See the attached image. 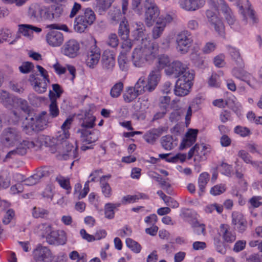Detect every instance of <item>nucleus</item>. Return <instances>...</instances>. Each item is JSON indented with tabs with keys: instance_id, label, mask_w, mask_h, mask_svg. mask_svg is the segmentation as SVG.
<instances>
[{
	"instance_id": "obj_1",
	"label": "nucleus",
	"mask_w": 262,
	"mask_h": 262,
	"mask_svg": "<svg viewBox=\"0 0 262 262\" xmlns=\"http://www.w3.org/2000/svg\"><path fill=\"white\" fill-rule=\"evenodd\" d=\"M133 27L134 28L132 32L133 36L135 40H141V46L134 50L132 56V62L135 67L141 68L146 63H153L159 54V46L157 42H151L145 36V27L143 23L135 22Z\"/></svg>"
},
{
	"instance_id": "obj_2",
	"label": "nucleus",
	"mask_w": 262,
	"mask_h": 262,
	"mask_svg": "<svg viewBox=\"0 0 262 262\" xmlns=\"http://www.w3.org/2000/svg\"><path fill=\"white\" fill-rule=\"evenodd\" d=\"M74 119L73 117H69L65 120L61 126L62 133L57 137L56 141H52L53 143H55V150L51 148V151L52 153L57 151L58 154L56 156L59 159H67L69 153L73 148V146L69 142L68 139L70 137L68 129L70 128Z\"/></svg>"
},
{
	"instance_id": "obj_3",
	"label": "nucleus",
	"mask_w": 262,
	"mask_h": 262,
	"mask_svg": "<svg viewBox=\"0 0 262 262\" xmlns=\"http://www.w3.org/2000/svg\"><path fill=\"white\" fill-rule=\"evenodd\" d=\"M194 77L193 71L178 77L174 89V94L179 97H183L188 95L193 85Z\"/></svg>"
},
{
	"instance_id": "obj_4",
	"label": "nucleus",
	"mask_w": 262,
	"mask_h": 262,
	"mask_svg": "<svg viewBox=\"0 0 262 262\" xmlns=\"http://www.w3.org/2000/svg\"><path fill=\"white\" fill-rule=\"evenodd\" d=\"M21 139L20 132L15 127H8L4 129L0 138L1 143L6 147L13 146Z\"/></svg>"
},
{
	"instance_id": "obj_5",
	"label": "nucleus",
	"mask_w": 262,
	"mask_h": 262,
	"mask_svg": "<svg viewBox=\"0 0 262 262\" xmlns=\"http://www.w3.org/2000/svg\"><path fill=\"white\" fill-rule=\"evenodd\" d=\"M176 49L182 54L188 52L193 43L191 33L187 30L182 31L176 35Z\"/></svg>"
},
{
	"instance_id": "obj_6",
	"label": "nucleus",
	"mask_w": 262,
	"mask_h": 262,
	"mask_svg": "<svg viewBox=\"0 0 262 262\" xmlns=\"http://www.w3.org/2000/svg\"><path fill=\"white\" fill-rule=\"evenodd\" d=\"M90 42L89 46L90 47L87 53L85 63L89 68L94 69L100 60L101 51L100 49L96 46V39L92 36L90 37Z\"/></svg>"
},
{
	"instance_id": "obj_7",
	"label": "nucleus",
	"mask_w": 262,
	"mask_h": 262,
	"mask_svg": "<svg viewBox=\"0 0 262 262\" xmlns=\"http://www.w3.org/2000/svg\"><path fill=\"white\" fill-rule=\"evenodd\" d=\"M193 71H190L188 65L179 60H174L165 70L168 76H172L178 78L183 75H186Z\"/></svg>"
},
{
	"instance_id": "obj_8",
	"label": "nucleus",
	"mask_w": 262,
	"mask_h": 262,
	"mask_svg": "<svg viewBox=\"0 0 262 262\" xmlns=\"http://www.w3.org/2000/svg\"><path fill=\"white\" fill-rule=\"evenodd\" d=\"M145 22L148 27L151 26L160 14V11L154 0H145Z\"/></svg>"
},
{
	"instance_id": "obj_9",
	"label": "nucleus",
	"mask_w": 262,
	"mask_h": 262,
	"mask_svg": "<svg viewBox=\"0 0 262 262\" xmlns=\"http://www.w3.org/2000/svg\"><path fill=\"white\" fill-rule=\"evenodd\" d=\"M95 117L92 114L88 113L85 114V118L83 120V143L85 141H88L89 143H92L96 140L95 137H91L90 139H88L87 137L85 138V136L86 135L87 132L84 130V129L93 128L95 125ZM82 148L83 151L86 150L88 149L92 148V145L86 146L83 143Z\"/></svg>"
},
{
	"instance_id": "obj_10",
	"label": "nucleus",
	"mask_w": 262,
	"mask_h": 262,
	"mask_svg": "<svg viewBox=\"0 0 262 262\" xmlns=\"http://www.w3.org/2000/svg\"><path fill=\"white\" fill-rule=\"evenodd\" d=\"M208 22L213 27L218 34L225 38V32L224 25L220 18L211 10H208L206 13Z\"/></svg>"
},
{
	"instance_id": "obj_11",
	"label": "nucleus",
	"mask_w": 262,
	"mask_h": 262,
	"mask_svg": "<svg viewBox=\"0 0 262 262\" xmlns=\"http://www.w3.org/2000/svg\"><path fill=\"white\" fill-rule=\"evenodd\" d=\"M33 258L36 262H52L53 256L47 247L38 246L33 251Z\"/></svg>"
},
{
	"instance_id": "obj_12",
	"label": "nucleus",
	"mask_w": 262,
	"mask_h": 262,
	"mask_svg": "<svg viewBox=\"0 0 262 262\" xmlns=\"http://www.w3.org/2000/svg\"><path fill=\"white\" fill-rule=\"evenodd\" d=\"M39 145H36L33 141L23 140L14 150L9 151L6 156V158H13L15 156H23L27 153L29 148H35Z\"/></svg>"
},
{
	"instance_id": "obj_13",
	"label": "nucleus",
	"mask_w": 262,
	"mask_h": 262,
	"mask_svg": "<svg viewBox=\"0 0 262 262\" xmlns=\"http://www.w3.org/2000/svg\"><path fill=\"white\" fill-rule=\"evenodd\" d=\"M80 45L74 39L66 41L61 48L62 53L70 58H74L79 53Z\"/></svg>"
},
{
	"instance_id": "obj_14",
	"label": "nucleus",
	"mask_w": 262,
	"mask_h": 262,
	"mask_svg": "<svg viewBox=\"0 0 262 262\" xmlns=\"http://www.w3.org/2000/svg\"><path fill=\"white\" fill-rule=\"evenodd\" d=\"M67 241L66 232L62 230H54L49 236L47 237L46 242L50 245H63Z\"/></svg>"
},
{
	"instance_id": "obj_15",
	"label": "nucleus",
	"mask_w": 262,
	"mask_h": 262,
	"mask_svg": "<svg viewBox=\"0 0 262 262\" xmlns=\"http://www.w3.org/2000/svg\"><path fill=\"white\" fill-rule=\"evenodd\" d=\"M205 0H182L179 2L180 7L186 11H194L203 7Z\"/></svg>"
},
{
	"instance_id": "obj_16",
	"label": "nucleus",
	"mask_w": 262,
	"mask_h": 262,
	"mask_svg": "<svg viewBox=\"0 0 262 262\" xmlns=\"http://www.w3.org/2000/svg\"><path fill=\"white\" fill-rule=\"evenodd\" d=\"M46 40L48 43L53 47L60 46L64 40L63 34L57 31H52L46 35Z\"/></svg>"
},
{
	"instance_id": "obj_17",
	"label": "nucleus",
	"mask_w": 262,
	"mask_h": 262,
	"mask_svg": "<svg viewBox=\"0 0 262 262\" xmlns=\"http://www.w3.org/2000/svg\"><path fill=\"white\" fill-rule=\"evenodd\" d=\"M43 8L38 4H32L28 9V15L33 21L40 22L42 20Z\"/></svg>"
},
{
	"instance_id": "obj_18",
	"label": "nucleus",
	"mask_w": 262,
	"mask_h": 262,
	"mask_svg": "<svg viewBox=\"0 0 262 262\" xmlns=\"http://www.w3.org/2000/svg\"><path fill=\"white\" fill-rule=\"evenodd\" d=\"M101 63L103 69L112 71L115 65V57L113 52L105 50L102 56Z\"/></svg>"
},
{
	"instance_id": "obj_19",
	"label": "nucleus",
	"mask_w": 262,
	"mask_h": 262,
	"mask_svg": "<svg viewBox=\"0 0 262 262\" xmlns=\"http://www.w3.org/2000/svg\"><path fill=\"white\" fill-rule=\"evenodd\" d=\"M198 133L196 129H188L180 146V149H183L193 145L196 141Z\"/></svg>"
},
{
	"instance_id": "obj_20",
	"label": "nucleus",
	"mask_w": 262,
	"mask_h": 262,
	"mask_svg": "<svg viewBox=\"0 0 262 262\" xmlns=\"http://www.w3.org/2000/svg\"><path fill=\"white\" fill-rule=\"evenodd\" d=\"M116 0H95L93 8L100 15L104 14L112 6Z\"/></svg>"
},
{
	"instance_id": "obj_21",
	"label": "nucleus",
	"mask_w": 262,
	"mask_h": 262,
	"mask_svg": "<svg viewBox=\"0 0 262 262\" xmlns=\"http://www.w3.org/2000/svg\"><path fill=\"white\" fill-rule=\"evenodd\" d=\"M160 79L161 73L159 70L155 69L149 73L146 82L149 92L153 91L156 89Z\"/></svg>"
},
{
	"instance_id": "obj_22",
	"label": "nucleus",
	"mask_w": 262,
	"mask_h": 262,
	"mask_svg": "<svg viewBox=\"0 0 262 262\" xmlns=\"http://www.w3.org/2000/svg\"><path fill=\"white\" fill-rule=\"evenodd\" d=\"M234 67L232 71V74L235 78L244 81L249 84L250 80L253 78L252 76L244 70V63L243 66Z\"/></svg>"
},
{
	"instance_id": "obj_23",
	"label": "nucleus",
	"mask_w": 262,
	"mask_h": 262,
	"mask_svg": "<svg viewBox=\"0 0 262 262\" xmlns=\"http://www.w3.org/2000/svg\"><path fill=\"white\" fill-rule=\"evenodd\" d=\"M232 223L236 226L238 232L243 233L247 228V222L242 214L234 211L232 213Z\"/></svg>"
},
{
	"instance_id": "obj_24",
	"label": "nucleus",
	"mask_w": 262,
	"mask_h": 262,
	"mask_svg": "<svg viewBox=\"0 0 262 262\" xmlns=\"http://www.w3.org/2000/svg\"><path fill=\"white\" fill-rule=\"evenodd\" d=\"M221 2V10L222 11L223 15L227 20L228 24L230 26L233 25L236 20L235 17L231 10L227 4L224 0H219Z\"/></svg>"
},
{
	"instance_id": "obj_25",
	"label": "nucleus",
	"mask_w": 262,
	"mask_h": 262,
	"mask_svg": "<svg viewBox=\"0 0 262 262\" xmlns=\"http://www.w3.org/2000/svg\"><path fill=\"white\" fill-rule=\"evenodd\" d=\"M220 232L226 242L233 243L236 239L235 233L231 231L230 227L227 224L221 225Z\"/></svg>"
},
{
	"instance_id": "obj_26",
	"label": "nucleus",
	"mask_w": 262,
	"mask_h": 262,
	"mask_svg": "<svg viewBox=\"0 0 262 262\" xmlns=\"http://www.w3.org/2000/svg\"><path fill=\"white\" fill-rule=\"evenodd\" d=\"M48 175V171L45 169L39 170L35 174L25 179L24 180V184L28 186L35 185L42 178L47 177Z\"/></svg>"
},
{
	"instance_id": "obj_27",
	"label": "nucleus",
	"mask_w": 262,
	"mask_h": 262,
	"mask_svg": "<svg viewBox=\"0 0 262 262\" xmlns=\"http://www.w3.org/2000/svg\"><path fill=\"white\" fill-rule=\"evenodd\" d=\"M111 174L103 176L100 177V184L102 192L105 198H109L112 194V190L107 183V181L111 178Z\"/></svg>"
},
{
	"instance_id": "obj_28",
	"label": "nucleus",
	"mask_w": 262,
	"mask_h": 262,
	"mask_svg": "<svg viewBox=\"0 0 262 262\" xmlns=\"http://www.w3.org/2000/svg\"><path fill=\"white\" fill-rule=\"evenodd\" d=\"M159 157L161 159L165 160L166 162L171 163H177L178 162H183L185 161L186 156L184 154L178 153L174 156L169 154H160Z\"/></svg>"
},
{
	"instance_id": "obj_29",
	"label": "nucleus",
	"mask_w": 262,
	"mask_h": 262,
	"mask_svg": "<svg viewBox=\"0 0 262 262\" xmlns=\"http://www.w3.org/2000/svg\"><path fill=\"white\" fill-rule=\"evenodd\" d=\"M23 130L26 134L32 135L33 133L37 132L35 124V119L32 117L29 118H26V120L22 124Z\"/></svg>"
},
{
	"instance_id": "obj_30",
	"label": "nucleus",
	"mask_w": 262,
	"mask_h": 262,
	"mask_svg": "<svg viewBox=\"0 0 262 262\" xmlns=\"http://www.w3.org/2000/svg\"><path fill=\"white\" fill-rule=\"evenodd\" d=\"M210 179V175L207 172L201 173L198 178L199 194L202 195L205 192L206 187Z\"/></svg>"
},
{
	"instance_id": "obj_31",
	"label": "nucleus",
	"mask_w": 262,
	"mask_h": 262,
	"mask_svg": "<svg viewBox=\"0 0 262 262\" xmlns=\"http://www.w3.org/2000/svg\"><path fill=\"white\" fill-rule=\"evenodd\" d=\"M96 19L95 14L94 11L90 8L85 10L83 15V28H87L88 26L91 25Z\"/></svg>"
},
{
	"instance_id": "obj_32",
	"label": "nucleus",
	"mask_w": 262,
	"mask_h": 262,
	"mask_svg": "<svg viewBox=\"0 0 262 262\" xmlns=\"http://www.w3.org/2000/svg\"><path fill=\"white\" fill-rule=\"evenodd\" d=\"M121 203H107L104 206V215L108 219H113L115 217V209L119 207Z\"/></svg>"
},
{
	"instance_id": "obj_33",
	"label": "nucleus",
	"mask_w": 262,
	"mask_h": 262,
	"mask_svg": "<svg viewBox=\"0 0 262 262\" xmlns=\"http://www.w3.org/2000/svg\"><path fill=\"white\" fill-rule=\"evenodd\" d=\"M139 95V94L135 91L133 86L127 87L124 91L123 98L126 103H130L134 100Z\"/></svg>"
},
{
	"instance_id": "obj_34",
	"label": "nucleus",
	"mask_w": 262,
	"mask_h": 262,
	"mask_svg": "<svg viewBox=\"0 0 262 262\" xmlns=\"http://www.w3.org/2000/svg\"><path fill=\"white\" fill-rule=\"evenodd\" d=\"M145 80L146 78L144 77H140L133 87L139 95L143 94L146 91L148 92V86Z\"/></svg>"
},
{
	"instance_id": "obj_35",
	"label": "nucleus",
	"mask_w": 262,
	"mask_h": 262,
	"mask_svg": "<svg viewBox=\"0 0 262 262\" xmlns=\"http://www.w3.org/2000/svg\"><path fill=\"white\" fill-rule=\"evenodd\" d=\"M129 29L127 21L122 20L120 23L118 29V35L121 39H127L129 35Z\"/></svg>"
},
{
	"instance_id": "obj_36",
	"label": "nucleus",
	"mask_w": 262,
	"mask_h": 262,
	"mask_svg": "<svg viewBox=\"0 0 262 262\" xmlns=\"http://www.w3.org/2000/svg\"><path fill=\"white\" fill-rule=\"evenodd\" d=\"M53 91L50 90L49 93V97L50 100H56L59 99L61 94L63 93L61 86L57 83L52 85Z\"/></svg>"
},
{
	"instance_id": "obj_37",
	"label": "nucleus",
	"mask_w": 262,
	"mask_h": 262,
	"mask_svg": "<svg viewBox=\"0 0 262 262\" xmlns=\"http://www.w3.org/2000/svg\"><path fill=\"white\" fill-rule=\"evenodd\" d=\"M228 52L232 59L235 62L237 66H243V60L242 58L238 49L232 47H229L228 48Z\"/></svg>"
},
{
	"instance_id": "obj_38",
	"label": "nucleus",
	"mask_w": 262,
	"mask_h": 262,
	"mask_svg": "<svg viewBox=\"0 0 262 262\" xmlns=\"http://www.w3.org/2000/svg\"><path fill=\"white\" fill-rule=\"evenodd\" d=\"M161 145L165 150H170L177 145V143L171 136L166 135L161 138Z\"/></svg>"
},
{
	"instance_id": "obj_39",
	"label": "nucleus",
	"mask_w": 262,
	"mask_h": 262,
	"mask_svg": "<svg viewBox=\"0 0 262 262\" xmlns=\"http://www.w3.org/2000/svg\"><path fill=\"white\" fill-rule=\"evenodd\" d=\"M118 64L122 71L126 72L129 68V61L125 54L120 52L118 57Z\"/></svg>"
},
{
	"instance_id": "obj_40",
	"label": "nucleus",
	"mask_w": 262,
	"mask_h": 262,
	"mask_svg": "<svg viewBox=\"0 0 262 262\" xmlns=\"http://www.w3.org/2000/svg\"><path fill=\"white\" fill-rule=\"evenodd\" d=\"M37 228L38 232L43 237L46 238V240H47V237L49 236L54 231L51 225L47 223L40 224Z\"/></svg>"
},
{
	"instance_id": "obj_41",
	"label": "nucleus",
	"mask_w": 262,
	"mask_h": 262,
	"mask_svg": "<svg viewBox=\"0 0 262 262\" xmlns=\"http://www.w3.org/2000/svg\"><path fill=\"white\" fill-rule=\"evenodd\" d=\"M170 64V59L168 55L161 54L158 56L157 62V70L160 71Z\"/></svg>"
},
{
	"instance_id": "obj_42",
	"label": "nucleus",
	"mask_w": 262,
	"mask_h": 262,
	"mask_svg": "<svg viewBox=\"0 0 262 262\" xmlns=\"http://www.w3.org/2000/svg\"><path fill=\"white\" fill-rule=\"evenodd\" d=\"M156 181L159 182L161 188L165 190L168 194H171L172 189L170 183L168 181L167 179H163L159 174H157Z\"/></svg>"
},
{
	"instance_id": "obj_43",
	"label": "nucleus",
	"mask_w": 262,
	"mask_h": 262,
	"mask_svg": "<svg viewBox=\"0 0 262 262\" xmlns=\"http://www.w3.org/2000/svg\"><path fill=\"white\" fill-rule=\"evenodd\" d=\"M126 246L133 252L139 253L140 252L142 247L140 244L130 238H127L125 241Z\"/></svg>"
},
{
	"instance_id": "obj_44",
	"label": "nucleus",
	"mask_w": 262,
	"mask_h": 262,
	"mask_svg": "<svg viewBox=\"0 0 262 262\" xmlns=\"http://www.w3.org/2000/svg\"><path fill=\"white\" fill-rule=\"evenodd\" d=\"M247 3L248 7L246 10L243 9V6L239 7L241 13L243 15L244 18L245 19H247L248 18H249L250 19H252L253 23H255L256 20L254 16V11L250 7L249 2L248 1H247Z\"/></svg>"
},
{
	"instance_id": "obj_45",
	"label": "nucleus",
	"mask_w": 262,
	"mask_h": 262,
	"mask_svg": "<svg viewBox=\"0 0 262 262\" xmlns=\"http://www.w3.org/2000/svg\"><path fill=\"white\" fill-rule=\"evenodd\" d=\"M123 83L121 81L115 83L112 88L110 91V95L111 97L113 98L118 97L123 90Z\"/></svg>"
},
{
	"instance_id": "obj_46",
	"label": "nucleus",
	"mask_w": 262,
	"mask_h": 262,
	"mask_svg": "<svg viewBox=\"0 0 262 262\" xmlns=\"http://www.w3.org/2000/svg\"><path fill=\"white\" fill-rule=\"evenodd\" d=\"M35 124L37 132L43 130L46 128L48 121L45 117L39 115L36 119H35Z\"/></svg>"
},
{
	"instance_id": "obj_47",
	"label": "nucleus",
	"mask_w": 262,
	"mask_h": 262,
	"mask_svg": "<svg viewBox=\"0 0 262 262\" xmlns=\"http://www.w3.org/2000/svg\"><path fill=\"white\" fill-rule=\"evenodd\" d=\"M49 214V211L42 208L34 207L32 209V215L34 218H44Z\"/></svg>"
},
{
	"instance_id": "obj_48",
	"label": "nucleus",
	"mask_w": 262,
	"mask_h": 262,
	"mask_svg": "<svg viewBox=\"0 0 262 262\" xmlns=\"http://www.w3.org/2000/svg\"><path fill=\"white\" fill-rule=\"evenodd\" d=\"M234 132L241 137H246L251 134V132L249 128L247 127L242 126L240 125L236 126L234 128Z\"/></svg>"
},
{
	"instance_id": "obj_49",
	"label": "nucleus",
	"mask_w": 262,
	"mask_h": 262,
	"mask_svg": "<svg viewBox=\"0 0 262 262\" xmlns=\"http://www.w3.org/2000/svg\"><path fill=\"white\" fill-rule=\"evenodd\" d=\"M158 135L155 129L148 131L143 136V139L145 141L150 144H153L156 140Z\"/></svg>"
},
{
	"instance_id": "obj_50",
	"label": "nucleus",
	"mask_w": 262,
	"mask_h": 262,
	"mask_svg": "<svg viewBox=\"0 0 262 262\" xmlns=\"http://www.w3.org/2000/svg\"><path fill=\"white\" fill-rule=\"evenodd\" d=\"M226 190V185L225 184H220L212 187L210 190V193L212 195L216 196L223 193Z\"/></svg>"
},
{
	"instance_id": "obj_51",
	"label": "nucleus",
	"mask_w": 262,
	"mask_h": 262,
	"mask_svg": "<svg viewBox=\"0 0 262 262\" xmlns=\"http://www.w3.org/2000/svg\"><path fill=\"white\" fill-rule=\"evenodd\" d=\"M165 28L164 25H158L157 22H156V24L152 30V37L153 39H156L159 38L162 34Z\"/></svg>"
},
{
	"instance_id": "obj_52",
	"label": "nucleus",
	"mask_w": 262,
	"mask_h": 262,
	"mask_svg": "<svg viewBox=\"0 0 262 262\" xmlns=\"http://www.w3.org/2000/svg\"><path fill=\"white\" fill-rule=\"evenodd\" d=\"M244 171H239V169L237 168L235 170L236 177L239 180V184L242 186V190L243 191L247 190L248 184L247 181L244 179Z\"/></svg>"
},
{
	"instance_id": "obj_53",
	"label": "nucleus",
	"mask_w": 262,
	"mask_h": 262,
	"mask_svg": "<svg viewBox=\"0 0 262 262\" xmlns=\"http://www.w3.org/2000/svg\"><path fill=\"white\" fill-rule=\"evenodd\" d=\"M237 156L247 164H250L252 165V163L254 161L252 160L251 156L245 150L242 149L239 150Z\"/></svg>"
},
{
	"instance_id": "obj_54",
	"label": "nucleus",
	"mask_w": 262,
	"mask_h": 262,
	"mask_svg": "<svg viewBox=\"0 0 262 262\" xmlns=\"http://www.w3.org/2000/svg\"><path fill=\"white\" fill-rule=\"evenodd\" d=\"M122 40H123L121 45L122 50L120 52H123L126 55L127 53L129 52L133 47V41L128 38Z\"/></svg>"
},
{
	"instance_id": "obj_55",
	"label": "nucleus",
	"mask_w": 262,
	"mask_h": 262,
	"mask_svg": "<svg viewBox=\"0 0 262 262\" xmlns=\"http://www.w3.org/2000/svg\"><path fill=\"white\" fill-rule=\"evenodd\" d=\"M106 42L107 45L111 48H115L117 47L119 44V39L117 35L115 33L110 34Z\"/></svg>"
},
{
	"instance_id": "obj_56",
	"label": "nucleus",
	"mask_w": 262,
	"mask_h": 262,
	"mask_svg": "<svg viewBox=\"0 0 262 262\" xmlns=\"http://www.w3.org/2000/svg\"><path fill=\"white\" fill-rule=\"evenodd\" d=\"M232 166L227 163L222 162L220 166V170L222 174L231 177L232 173Z\"/></svg>"
},
{
	"instance_id": "obj_57",
	"label": "nucleus",
	"mask_w": 262,
	"mask_h": 262,
	"mask_svg": "<svg viewBox=\"0 0 262 262\" xmlns=\"http://www.w3.org/2000/svg\"><path fill=\"white\" fill-rule=\"evenodd\" d=\"M51 103L49 105V113L52 117L55 118L58 116L59 111L57 104V101L54 100H50Z\"/></svg>"
},
{
	"instance_id": "obj_58",
	"label": "nucleus",
	"mask_w": 262,
	"mask_h": 262,
	"mask_svg": "<svg viewBox=\"0 0 262 262\" xmlns=\"http://www.w3.org/2000/svg\"><path fill=\"white\" fill-rule=\"evenodd\" d=\"M72 26L75 32H82V15H79L74 18Z\"/></svg>"
},
{
	"instance_id": "obj_59",
	"label": "nucleus",
	"mask_w": 262,
	"mask_h": 262,
	"mask_svg": "<svg viewBox=\"0 0 262 262\" xmlns=\"http://www.w3.org/2000/svg\"><path fill=\"white\" fill-rule=\"evenodd\" d=\"M34 68V64L32 62L26 61L23 62L22 64L19 67V70L21 73L27 74L31 72Z\"/></svg>"
},
{
	"instance_id": "obj_60",
	"label": "nucleus",
	"mask_w": 262,
	"mask_h": 262,
	"mask_svg": "<svg viewBox=\"0 0 262 262\" xmlns=\"http://www.w3.org/2000/svg\"><path fill=\"white\" fill-rule=\"evenodd\" d=\"M221 81L220 76L216 74H213L208 80V84L210 86L218 88L220 87Z\"/></svg>"
},
{
	"instance_id": "obj_61",
	"label": "nucleus",
	"mask_w": 262,
	"mask_h": 262,
	"mask_svg": "<svg viewBox=\"0 0 262 262\" xmlns=\"http://www.w3.org/2000/svg\"><path fill=\"white\" fill-rule=\"evenodd\" d=\"M262 196L260 195L253 196L249 200V203L253 208H258L262 206Z\"/></svg>"
},
{
	"instance_id": "obj_62",
	"label": "nucleus",
	"mask_w": 262,
	"mask_h": 262,
	"mask_svg": "<svg viewBox=\"0 0 262 262\" xmlns=\"http://www.w3.org/2000/svg\"><path fill=\"white\" fill-rule=\"evenodd\" d=\"M56 181L62 188L68 191L67 193H69V190L71 189L69 180L65 179L62 177H58L56 178Z\"/></svg>"
},
{
	"instance_id": "obj_63",
	"label": "nucleus",
	"mask_w": 262,
	"mask_h": 262,
	"mask_svg": "<svg viewBox=\"0 0 262 262\" xmlns=\"http://www.w3.org/2000/svg\"><path fill=\"white\" fill-rule=\"evenodd\" d=\"M173 19V17L169 14H166L165 15H161L158 19L157 22L158 25H164V27H166L167 24L170 23Z\"/></svg>"
},
{
	"instance_id": "obj_64",
	"label": "nucleus",
	"mask_w": 262,
	"mask_h": 262,
	"mask_svg": "<svg viewBox=\"0 0 262 262\" xmlns=\"http://www.w3.org/2000/svg\"><path fill=\"white\" fill-rule=\"evenodd\" d=\"M48 83H49L47 81H44L43 82H39L36 81L34 85V89L38 93H43L46 91Z\"/></svg>"
}]
</instances>
